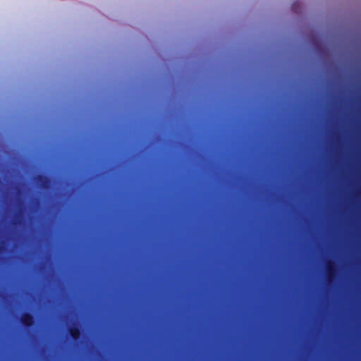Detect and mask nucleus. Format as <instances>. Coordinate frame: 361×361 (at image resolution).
Returning a JSON list of instances; mask_svg holds the SVG:
<instances>
[{
	"mask_svg": "<svg viewBox=\"0 0 361 361\" xmlns=\"http://www.w3.org/2000/svg\"><path fill=\"white\" fill-rule=\"evenodd\" d=\"M336 272V265L333 261H328L326 264V274L328 281L334 278Z\"/></svg>",
	"mask_w": 361,
	"mask_h": 361,
	"instance_id": "obj_4",
	"label": "nucleus"
},
{
	"mask_svg": "<svg viewBox=\"0 0 361 361\" xmlns=\"http://www.w3.org/2000/svg\"><path fill=\"white\" fill-rule=\"evenodd\" d=\"M20 322L25 328L30 329L35 324V317L32 314L25 312L20 317Z\"/></svg>",
	"mask_w": 361,
	"mask_h": 361,
	"instance_id": "obj_1",
	"label": "nucleus"
},
{
	"mask_svg": "<svg viewBox=\"0 0 361 361\" xmlns=\"http://www.w3.org/2000/svg\"><path fill=\"white\" fill-rule=\"evenodd\" d=\"M35 180L38 183L39 186L42 189H48L51 185V179L49 177L43 175L39 174L35 177Z\"/></svg>",
	"mask_w": 361,
	"mask_h": 361,
	"instance_id": "obj_3",
	"label": "nucleus"
},
{
	"mask_svg": "<svg viewBox=\"0 0 361 361\" xmlns=\"http://www.w3.org/2000/svg\"><path fill=\"white\" fill-rule=\"evenodd\" d=\"M68 333L71 337V338L78 341L81 336V329L78 326H72L68 329Z\"/></svg>",
	"mask_w": 361,
	"mask_h": 361,
	"instance_id": "obj_5",
	"label": "nucleus"
},
{
	"mask_svg": "<svg viewBox=\"0 0 361 361\" xmlns=\"http://www.w3.org/2000/svg\"><path fill=\"white\" fill-rule=\"evenodd\" d=\"M0 248H78V246H22V245H12V246H4L0 245Z\"/></svg>",
	"mask_w": 361,
	"mask_h": 361,
	"instance_id": "obj_2",
	"label": "nucleus"
}]
</instances>
